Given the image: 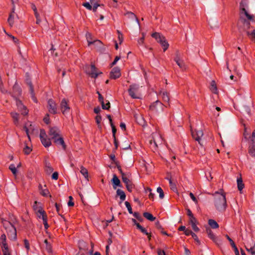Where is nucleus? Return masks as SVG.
I'll list each match as a JSON object with an SVG mask.
<instances>
[{
	"label": "nucleus",
	"mask_w": 255,
	"mask_h": 255,
	"mask_svg": "<svg viewBox=\"0 0 255 255\" xmlns=\"http://www.w3.org/2000/svg\"><path fill=\"white\" fill-rule=\"evenodd\" d=\"M80 172L84 176V177L88 180V170L84 166H81Z\"/></svg>",
	"instance_id": "36"
},
{
	"label": "nucleus",
	"mask_w": 255,
	"mask_h": 255,
	"mask_svg": "<svg viewBox=\"0 0 255 255\" xmlns=\"http://www.w3.org/2000/svg\"><path fill=\"white\" fill-rule=\"evenodd\" d=\"M162 95V98L164 102H167L169 106V101L170 100L169 94L167 92H163L160 93Z\"/></svg>",
	"instance_id": "30"
},
{
	"label": "nucleus",
	"mask_w": 255,
	"mask_h": 255,
	"mask_svg": "<svg viewBox=\"0 0 255 255\" xmlns=\"http://www.w3.org/2000/svg\"><path fill=\"white\" fill-rule=\"evenodd\" d=\"M248 152L252 157H255V141L251 140L248 148Z\"/></svg>",
	"instance_id": "21"
},
{
	"label": "nucleus",
	"mask_w": 255,
	"mask_h": 255,
	"mask_svg": "<svg viewBox=\"0 0 255 255\" xmlns=\"http://www.w3.org/2000/svg\"><path fill=\"white\" fill-rule=\"evenodd\" d=\"M126 187L128 191H129V192H131L132 191V189L134 187V185L131 182L128 184L126 185Z\"/></svg>",
	"instance_id": "53"
},
{
	"label": "nucleus",
	"mask_w": 255,
	"mask_h": 255,
	"mask_svg": "<svg viewBox=\"0 0 255 255\" xmlns=\"http://www.w3.org/2000/svg\"><path fill=\"white\" fill-rule=\"evenodd\" d=\"M43 121L47 125L49 124L50 119H49V115L48 114H46V116H45V117L43 118Z\"/></svg>",
	"instance_id": "60"
},
{
	"label": "nucleus",
	"mask_w": 255,
	"mask_h": 255,
	"mask_svg": "<svg viewBox=\"0 0 255 255\" xmlns=\"http://www.w3.org/2000/svg\"><path fill=\"white\" fill-rule=\"evenodd\" d=\"M25 147L23 148V152L25 154L28 155L32 151V148L27 145V143H25Z\"/></svg>",
	"instance_id": "38"
},
{
	"label": "nucleus",
	"mask_w": 255,
	"mask_h": 255,
	"mask_svg": "<svg viewBox=\"0 0 255 255\" xmlns=\"http://www.w3.org/2000/svg\"><path fill=\"white\" fill-rule=\"evenodd\" d=\"M133 216L139 222H142L143 220L142 217L140 215L138 212H134L133 214Z\"/></svg>",
	"instance_id": "48"
},
{
	"label": "nucleus",
	"mask_w": 255,
	"mask_h": 255,
	"mask_svg": "<svg viewBox=\"0 0 255 255\" xmlns=\"http://www.w3.org/2000/svg\"><path fill=\"white\" fill-rule=\"evenodd\" d=\"M0 91L2 93H6L7 92V91L4 88L2 80H0Z\"/></svg>",
	"instance_id": "55"
},
{
	"label": "nucleus",
	"mask_w": 255,
	"mask_h": 255,
	"mask_svg": "<svg viewBox=\"0 0 255 255\" xmlns=\"http://www.w3.org/2000/svg\"><path fill=\"white\" fill-rule=\"evenodd\" d=\"M238 28L239 32V38H244L245 35L249 32L251 28L250 22L246 19L241 17L238 22Z\"/></svg>",
	"instance_id": "3"
},
{
	"label": "nucleus",
	"mask_w": 255,
	"mask_h": 255,
	"mask_svg": "<svg viewBox=\"0 0 255 255\" xmlns=\"http://www.w3.org/2000/svg\"><path fill=\"white\" fill-rule=\"evenodd\" d=\"M163 106L161 102L157 100L150 105L149 109L153 112H157L160 110H162Z\"/></svg>",
	"instance_id": "12"
},
{
	"label": "nucleus",
	"mask_w": 255,
	"mask_h": 255,
	"mask_svg": "<svg viewBox=\"0 0 255 255\" xmlns=\"http://www.w3.org/2000/svg\"><path fill=\"white\" fill-rule=\"evenodd\" d=\"M187 214L190 218V223L192 222H197L196 219L194 217L193 213L189 209L187 210Z\"/></svg>",
	"instance_id": "33"
},
{
	"label": "nucleus",
	"mask_w": 255,
	"mask_h": 255,
	"mask_svg": "<svg viewBox=\"0 0 255 255\" xmlns=\"http://www.w3.org/2000/svg\"><path fill=\"white\" fill-rule=\"evenodd\" d=\"M95 120L97 124L98 125L99 128H102L101 125V122L102 121V117L100 115H97L96 117H95Z\"/></svg>",
	"instance_id": "41"
},
{
	"label": "nucleus",
	"mask_w": 255,
	"mask_h": 255,
	"mask_svg": "<svg viewBox=\"0 0 255 255\" xmlns=\"http://www.w3.org/2000/svg\"><path fill=\"white\" fill-rule=\"evenodd\" d=\"M13 92L14 94V95L15 97L20 96L22 93V90L20 88L14 85L13 87Z\"/></svg>",
	"instance_id": "34"
},
{
	"label": "nucleus",
	"mask_w": 255,
	"mask_h": 255,
	"mask_svg": "<svg viewBox=\"0 0 255 255\" xmlns=\"http://www.w3.org/2000/svg\"><path fill=\"white\" fill-rule=\"evenodd\" d=\"M116 193H117V196H119L121 200L120 203H121L122 201H124L126 199V194L124 192V191H123L122 190L118 189L116 191Z\"/></svg>",
	"instance_id": "28"
},
{
	"label": "nucleus",
	"mask_w": 255,
	"mask_h": 255,
	"mask_svg": "<svg viewBox=\"0 0 255 255\" xmlns=\"http://www.w3.org/2000/svg\"><path fill=\"white\" fill-rule=\"evenodd\" d=\"M192 237L194 239V240L197 242V244L200 245L201 243L199 240L198 239L197 236L195 233H193Z\"/></svg>",
	"instance_id": "64"
},
{
	"label": "nucleus",
	"mask_w": 255,
	"mask_h": 255,
	"mask_svg": "<svg viewBox=\"0 0 255 255\" xmlns=\"http://www.w3.org/2000/svg\"><path fill=\"white\" fill-rule=\"evenodd\" d=\"M196 223H197V222H192L191 223V224L193 230L195 232H197L199 231V228L197 226Z\"/></svg>",
	"instance_id": "54"
},
{
	"label": "nucleus",
	"mask_w": 255,
	"mask_h": 255,
	"mask_svg": "<svg viewBox=\"0 0 255 255\" xmlns=\"http://www.w3.org/2000/svg\"><path fill=\"white\" fill-rule=\"evenodd\" d=\"M241 112L245 117L251 116L250 107L249 106L243 105L241 107Z\"/></svg>",
	"instance_id": "19"
},
{
	"label": "nucleus",
	"mask_w": 255,
	"mask_h": 255,
	"mask_svg": "<svg viewBox=\"0 0 255 255\" xmlns=\"http://www.w3.org/2000/svg\"><path fill=\"white\" fill-rule=\"evenodd\" d=\"M0 245L3 255H11L6 242L0 244Z\"/></svg>",
	"instance_id": "26"
},
{
	"label": "nucleus",
	"mask_w": 255,
	"mask_h": 255,
	"mask_svg": "<svg viewBox=\"0 0 255 255\" xmlns=\"http://www.w3.org/2000/svg\"><path fill=\"white\" fill-rule=\"evenodd\" d=\"M36 214L39 218H42L44 228L45 229H47L49 227V225L47 223V216L45 211L41 207H39L37 208Z\"/></svg>",
	"instance_id": "6"
},
{
	"label": "nucleus",
	"mask_w": 255,
	"mask_h": 255,
	"mask_svg": "<svg viewBox=\"0 0 255 255\" xmlns=\"http://www.w3.org/2000/svg\"><path fill=\"white\" fill-rule=\"evenodd\" d=\"M210 89L214 94H218V89L215 80H212L211 82Z\"/></svg>",
	"instance_id": "29"
},
{
	"label": "nucleus",
	"mask_w": 255,
	"mask_h": 255,
	"mask_svg": "<svg viewBox=\"0 0 255 255\" xmlns=\"http://www.w3.org/2000/svg\"><path fill=\"white\" fill-rule=\"evenodd\" d=\"M49 194V192L48 191V189H43L42 190V191L41 192V194L44 196V197H46L47 196L48 194Z\"/></svg>",
	"instance_id": "62"
},
{
	"label": "nucleus",
	"mask_w": 255,
	"mask_h": 255,
	"mask_svg": "<svg viewBox=\"0 0 255 255\" xmlns=\"http://www.w3.org/2000/svg\"><path fill=\"white\" fill-rule=\"evenodd\" d=\"M122 179L123 182L125 184V185L128 184L132 182L126 176V175L122 177Z\"/></svg>",
	"instance_id": "47"
},
{
	"label": "nucleus",
	"mask_w": 255,
	"mask_h": 255,
	"mask_svg": "<svg viewBox=\"0 0 255 255\" xmlns=\"http://www.w3.org/2000/svg\"><path fill=\"white\" fill-rule=\"evenodd\" d=\"M120 59H121V56H116L114 61L110 64V67H112L115 65H116L117 62V61L119 60H120Z\"/></svg>",
	"instance_id": "57"
},
{
	"label": "nucleus",
	"mask_w": 255,
	"mask_h": 255,
	"mask_svg": "<svg viewBox=\"0 0 255 255\" xmlns=\"http://www.w3.org/2000/svg\"><path fill=\"white\" fill-rule=\"evenodd\" d=\"M245 5L246 3H244L243 1H242L240 3V9L242 10L244 12L245 15L246 16V17L248 18L249 20H253V16L249 14L248 13L246 8H245Z\"/></svg>",
	"instance_id": "22"
},
{
	"label": "nucleus",
	"mask_w": 255,
	"mask_h": 255,
	"mask_svg": "<svg viewBox=\"0 0 255 255\" xmlns=\"http://www.w3.org/2000/svg\"><path fill=\"white\" fill-rule=\"evenodd\" d=\"M60 131L57 127H50L48 132L49 135L51 139L53 140L54 143L57 145H61L62 148L65 150L66 148V144L63 138L60 134Z\"/></svg>",
	"instance_id": "2"
},
{
	"label": "nucleus",
	"mask_w": 255,
	"mask_h": 255,
	"mask_svg": "<svg viewBox=\"0 0 255 255\" xmlns=\"http://www.w3.org/2000/svg\"><path fill=\"white\" fill-rule=\"evenodd\" d=\"M248 35L250 39L254 40H255V30L254 29L251 32L249 31V32H247V34H246Z\"/></svg>",
	"instance_id": "44"
},
{
	"label": "nucleus",
	"mask_w": 255,
	"mask_h": 255,
	"mask_svg": "<svg viewBox=\"0 0 255 255\" xmlns=\"http://www.w3.org/2000/svg\"><path fill=\"white\" fill-rule=\"evenodd\" d=\"M44 243L46 244V249L49 253L52 252V246L51 245L48 243V240L47 239H45L44 241Z\"/></svg>",
	"instance_id": "43"
},
{
	"label": "nucleus",
	"mask_w": 255,
	"mask_h": 255,
	"mask_svg": "<svg viewBox=\"0 0 255 255\" xmlns=\"http://www.w3.org/2000/svg\"><path fill=\"white\" fill-rule=\"evenodd\" d=\"M14 15L12 13H10L9 15V17L7 19V22L10 25V26H12L14 23Z\"/></svg>",
	"instance_id": "39"
},
{
	"label": "nucleus",
	"mask_w": 255,
	"mask_h": 255,
	"mask_svg": "<svg viewBox=\"0 0 255 255\" xmlns=\"http://www.w3.org/2000/svg\"><path fill=\"white\" fill-rule=\"evenodd\" d=\"M84 70L86 73L89 75L91 78L96 79L99 75L102 74V72H98L97 68L94 64L91 65H86L84 67Z\"/></svg>",
	"instance_id": "5"
},
{
	"label": "nucleus",
	"mask_w": 255,
	"mask_h": 255,
	"mask_svg": "<svg viewBox=\"0 0 255 255\" xmlns=\"http://www.w3.org/2000/svg\"><path fill=\"white\" fill-rule=\"evenodd\" d=\"M226 237H227V238L228 240V241L230 242L231 246L233 248L235 247V246H236V244H235V242L233 241V240L232 239H231L230 238V237L228 235H227L226 236Z\"/></svg>",
	"instance_id": "61"
},
{
	"label": "nucleus",
	"mask_w": 255,
	"mask_h": 255,
	"mask_svg": "<svg viewBox=\"0 0 255 255\" xmlns=\"http://www.w3.org/2000/svg\"><path fill=\"white\" fill-rule=\"evenodd\" d=\"M246 249L249 252L251 253L252 255L255 254V244L253 247H249L248 246H246Z\"/></svg>",
	"instance_id": "42"
},
{
	"label": "nucleus",
	"mask_w": 255,
	"mask_h": 255,
	"mask_svg": "<svg viewBox=\"0 0 255 255\" xmlns=\"http://www.w3.org/2000/svg\"><path fill=\"white\" fill-rule=\"evenodd\" d=\"M48 108L51 114H57V105L53 100L50 99L48 101Z\"/></svg>",
	"instance_id": "14"
},
{
	"label": "nucleus",
	"mask_w": 255,
	"mask_h": 255,
	"mask_svg": "<svg viewBox=\"0 0 255 255\" xmlns=\"http://www.w3.org/2000/svg\"><path fill=\"white\" fill-rule=\"evenodd\" d=\"M151 36L155 38L158 43L160 44L164 52L168 48L169 45L163 35L158 32H155L151 34Z\"/></svg>",
	"instance_id": "4"
},
{
	"label": "nucleus",
	"mask_w": 255,
	"mask_h": 255,
	"mask_svg": "<svg viewBox=\"0 0 255 255\" xmlns=\"http://www.w3.org/2000/svg\"><path fill=\"white\" fill-rule=\"evenodd\" d=\"M113 184V187L114 189H116L117 187H122L120 180L116 174L113 175V177L111 180Z\"/></svg>",
	"instance_id": "20"
},
{
	"label": "nucleus",
	"mask_w": 255,
	"mask_h": 255,
	"mask_svg": "<svg viewBox=\"0 0 255 255\" xmlns=\"http://www.w3.org/2000/svg\"><path fill=\"white\" fill-rule=\"evenodd\" d=\"M6 235L4 234L1 235L0 237V244L6 242Z\"/></svg>",
	"instance_id": "63"
},
{
	"label": "nucleus",
	"mask_w": 255,
	"mask_h": 255,
	"mask_svg": "<svg viewBox=\"0 0 255 255\" xmlns=\"http://www.w3.org/2000/svg\"><path fill=\"white\" fill-rule=\"evenodd\" d=\"M237 186L238 190L240 191V193H242V190L245 187V185L243 181L241 174L240 175V177L237 178Z\"/></svg>",
	"instance_id": "27"
},
{
	"label": "nucleus",
	"mask_w": 255,
	"mask_h": 255,
	"mask_svg": "<svg viewBox=\"0 0 255 255\" xmlns=\"http://www.w3.org/2000/svg\"><path fill=\"white\" fill-rule=\"evenodd\" d=\"M157 192L159 194V198L160 199H163L164 197V194L163 190L160 187H158L157 188Z\"/></svg>",
	"instance_id": "49"
},
{
	"label": "nucleus",
	"mask_w": 255,
	"mask_h": 255,
	"mask_svg": "<svg viewBox=\"0 0 255 255\" xmlns=\"http://www.w3.org/2000/svg\"><path fill=\"white\" fill-rule=\"evenodd\" d=\"M131 221L134 225L136 226V228L140 230L141 233L146 235L148 234V233L147 232L145 229L142 227L139 223H137L135 219H132Z\"/></svg>",
	"instance_id": "24"
},
{
	"label": "nucleus",
	"mask_w": 255,
	"mask_h": 255,
	"mask_svg": "<svg viewBox=\"0 0 255 255\" xmlns=\"http://www.w3.org/2000/svg\"><path fill=\"white\" fill-rule=\"evenodd\" d=\"M139 89V86L137 84H133L129 86L128 90L129 95L133 99H137L138 97L136 95Z\"/></svg>",
	"instance_id": "11"
},
{
	"label": "nucleus",
	"mask_w": 255,
	"mask_h": 255,
	"mask_svg": "<svg viewBox=\"0 0 255 255\" xmlns=\"http://www.w3.org/2000/svg\"><path fill=\"white\" fill-rule=\"evenodd\" d=\"M11 116L14 120V123L16 124L18 122V116L19 115L16 113H11Z\"/></svg>",
	"instance_id": "45"
},
{
	"label": "nucleus",
	"mask_w": 255,
	"mask_h": 255,
	"mask_svg": "<svg viewBox=\"0 0 255 255\" xmlns=\"http://www.w3.org/2000/svg\"><path fill=\"white\" fill-rule=\"evenodd\" d=\"M86 37L87 39V41L88 43V45L90 46L92 44H96L99 45L101 44V41L99 40H96L94 41H91V34L90 33H87L86 34Z\"/></svg>",
	"instance_id": "25"
},
{
	"label": "nucleus",
	"mask_w": 255,
	"mask_h": 255,
	"mask_svg": "<svg viewBox=\"0 0 255 255\" xmlns=\"http://www.w3.org/2000/svg\"><path fill=\"white\" fill-rule=\"evenodd\" d=\"M206 232L210 239H211L217 245H219L220 244V241L214 235L212 231L209 227L206 228Z\"/></svg>",
	"instance_id": "18"
},
{
	"label": "nucleus",
	"mask_w": 255,
	"mask_h": 255,
	"mask_svg": "<svg viewBox=\"0 0 255 255\" xmlns=\"http://www.w3.org/2000/svg\"><path fill=\"white\" fill-rule=\"evenodd\" d=\"M79 251L85 252L86 254V251L88 250V245L84 241H80L78 243Z\"/></svg>",
	"instance_id": "23"
},
{
	"label": "nucleus",
	"mask_w": 255,
	"mask_h": 255,
	"mask_svg": "<svg viewBox=\"0 0 255 255\" xmlns=\"http://www.w3.org/2000/svg\"><path fill=\"white\" fill-rule=\"evenodd\" d=\"M143 216L146 219L150 221H153L155 219V217H154L151 213L148 212H144L143 213Z\"/></svg>",
	"instance_id": "35"
},
{
	"label": "nucleus",
	"mask_w": 255,
	"mask_h": 255,
	"mask_svg": "<svg viewBox=\"0 0 255 255\" xmlns=\"http://www.w3.org/2000/svg\"><path fill=\"white\" fill-rule=\"evenodd\" d=\"M208 224L212 229H217L219 227L217 222L213 219H209L208 220Z\"/></svg>",
	"instance_id": "32"
},
{
	"label": "nucleus",
	"mask_w": 255,
	"mask_h": 255,
	"mask_svg": "<svg viewBox=\"0 0 255 255\" xmlns=\"http://www.w3.org/2000/svg\"><path fill=\"white\" fill-rule=\"evenodd\" d=\"M213 195L214 196V204L216 209L219 212H224L227 208V204L226 193L223 189H221L219 191L215 192Z\"/></svg>",
	"instance_id": "1"
},
{
	"label": "nucleus",
	"mask_w": 255,
	"mask_h": 255,
	"mask_svg": "<svg viewBox=\"0 0 255 255\" xmlns=\"http://www.w3.org/2000/svg\"><path fill=\"white\" fill-rule=\"evenodd\" d=\"M9 169L12 172V174L16 176L17 173V171L16 169V167H15V165L13 164H11L9 166Z\"/></svg>",
	"instance_id": "40"
},
{
	"label": "nucleus",
	"mask_w": 255,
	"mask_h": 255,
	"mask_svg": "<svg viewBox=\"0 0 255 255\" xmlns=\"http://www.w3.org/2000/svg\"><path fill=\"white\" fill-rule=\"evenodd\" d=\"M111 107V104L109 101H107V103L105 104L104 103H102V108L103 110H108L110 109Z\"/></svg>",
	"instance_id": "46"
},
{
	"label": "nucleus",
	"mask_w": 255,
	"mask_h": 255,
	"mask_svg": "<svg viewBox=\"0 0 255 255\" xmlns=\"http://www.w3.org/2000/svg\"><path fill=\"white\" fill-rule=\"evenodd\" d=\"M114 142L115 145V148L113 149V152H115L116 150L118 149L119 146V142L116 137H115V138H114Z\"/></svg>",
	"instance_id": "58"
},
{
	"label": "nucleus",
	"mask_w": 255,
	"mask_h": 255,
	"mask_svg": "<svg viewBox=\"0 0 255 255\" xmlns=\"http://www.w3.org/2000/svg\"><path fill=\"white\" fill-rule=\"evenodd\" d=\"M82 5L85 7L86 8H87L89 10H92V5H91V4L88 2H84Z\"/></svg>",
	"instance_id": "59"
},
{
	"label": "nucleus",
	"mask_w": 255,
	"mask_h": 255,
	"mask_svg": "<svg viewBox=\"0 0 255 255\" xmlns=\"http://www.w3.org/2000/svg\"><path fill=\"white\" fill-rule=\"evenodd\" d=\"M60 107V110L63 115H65L69 113L70 108L68 105V100L66 99H63L61 101Z\"/></svg>",
	"instance_id": "10"
},
{
	"label": "nucleus",
	"mask_w": 255,
	"mask_h": 255,
	"mask_svg": "<svg viewBox=\"0 0 255 255\" xmlns=\"http://www.w3.org/2000/svg\"><path fill=\"white\" fill-rule=\"evenodd\" d=\"M191 134L192 137L197 141H198L200 146L202 147H203V142L202 140L201 137L203 136L204 133L202 130H193L192 128L191 129Z\"/></svg>",
	"instance_id": "7"
},
{
	"label": "nucleus",
	"mask_w": 255,
	"mask_h": 255,
	"mask_svg": "<svg viewBox=\"0 0 255 255\" xmlns=\"http://www.w3.org/2000/svg\"><path fill=\"white\" fill-rule=\"evenodd\" d=\"M174 60L175 61L178 66L182 70H184L186 69V65L182 60L180 59L179 53L178 51L176 52V56L174 58Z\"/></svg>",
	"instance_id": "16"
},
{
	"label": "nucleus",
	"mask_w": 255,
	"mask_h": 255,
	"mask_svg": "<svg viewBox=\"0 0 255 255\" xmlns=\"http://www.w3.org/2000/svg\"><path fill=\"white\" fill-rule=\"evenodd\" d=\"M112 130V133H113V136L114 138H115L116 137V134L117 132V128L114 124H112L111 125Z\"/></svg>",
	"instance_id": "52"
},
{
	"label": "nucleus",
	"mask_w": 255,
	"mask_h": 255,
	"mask_svg": "<svg viewBox=\"0 0 255 255\" xmlns=\"http://www.w3.org/2000/svg\"><path fill=\"white\" fill-rule=\"evenodd\" d=\"M26 76H26V78L25 79V81H26V83L27 84V85L29 86V92H30V93L31 95V98L35 103H37V100L36 97L35 96L33 86L32 84L31 80L29 78V76L28 75L27 73H26Z\"/></svg>",
	"instance_id": "9"
},
{
	"label": "nucleus",
	"mask_w": 255,
	"mask_h": 255,
	"mask_svg": "<svg viewBox=\"0 0 255 255\" xmlns=\"http://www.w3.org/2000/svg\"><path fill=\"white\" fill-rule=\"evenodd\" d=\"M40 138L41 143L45 147H47L51 145V142L50 138L47 137V135L44 129H40Z\"/></svg>",
	"instance_id": "8"
},
{
	"label": "nucleus",
	"mask_w": 255,
	"mask_h": 255,
	"mask_svg": "<svg viewBox=\"0 0 255 255\" xmlns=\"http://www.w3.org/2000/svg\"><path fill=\"white\" fill-rule=\"evenodd\" d=\"M3 227L6 230H9L10 229H11L12 227H14L13 224L11 223L10 222L6 221V222H4L3 225H2Z\"/></svg>",
	"instance_id": "37"
},
{
	"label": "nucleus",
	"mask_w": 255,
	"mask_h": 255,
	"mask_svg": "<svg viewBox=\"0 0 255 255\" xmlns=\"http://www.w3.org/2000/svg\"><path fill=\"white\" fill-rule=\"evenodd\" d=\"M126 15H128V17H129L132 19H134V18L136 19V20L138 21V19L136 17V15L132 12H127Z\"/></svg>",
	"instance_id": "56"
},
{
	"label": "nucleus",
	"mask_w": 255,
	"mask_h": 255,
	"mask_svg": "<svg viewBox=\"0 0 255 255\" xmlns=\"http://www.w3.org/2000/svg\"><path fill=\"white\" fill-rule=\"evenodd\" d=\"M94 1V0H90L91 3L93 4L92 9H93V11L96 12L98 7L101 6V5L98 4L97 2L93 3Z\"/></svg>",
	"instance_id": "51"
},
{
	"label": "nucleus",
	"mask_w": 255,
	"mask_h": 255,
	"mask_svg": "<svg viewBox=\"0 0 255 255\" xmlns=\"http://www.w3.org/2000/svg\"><path fill=\"white\" fill-rule=\"evenodd\" d=\"M53 168L51 166L50 163L49 162L45 163V171L46 173L49 175L53 171Z\"/></svg>",
	"instance_id": "31"
},
{
	"label": "nucleus",
	"mask_w": 255,
	"mask_h": 255,
	"mask_svg": "<svg viewBox=\"0 0 255 255\" xmlns=\"http://www.w3.org/2000/svg\"><path fill=\"white\" fill-rule=\"evenodd\" d=\"M125 204L126 207L128 209V210L129 213L130 214H133L132 208H131L130 204L128 201H126Z\"/></svg>",
	"instance_id": "50"
},
{
	"label": "nucleus",
	"mask_w": 255,
	"mask_h": 255,
	"mask_svg": "<svg viewBox=\"0 0 255 255\" xmlns=\"http://www.w3.org/2000/svg\"><path fill=\"white\" fill-rule=\"evenodd\" d=\"M7 236L11 241H15L17 239L16 230L15 227L7 230Z\"/></svg>",
	"instance_id": "17"
},
{
	"label": "nucleus",
	"mask_w": 255,
	"mask_h": 255,
	"mask_svg": "<svg viewBox=\"0 0 255 255\" xmlns=\"http://www.w3.org/2000/svg\"><path fill=\"white\" fill-rule=\"evenodd\" d=\"M121 76V71L118 67H115L113 68L110 73V77L112 79H117Z\"/></svg>",
	"instance_id": "15"
},
{
	"label": "nucleus",
	"mask_w": 255,
	"mask_h": 255,
	"mask_svg": "<svg viewBox=\"0 0 255 255\" xmlns=\"http://www.w3.org/2000/svg\"><path fill=\"white\" fill-rule=\"evenodd\" d=\"M11 96L16 101L17 106L18 107V108L21 109V114L24 116L27 115L28 113V110L27 109L26 107L22 104L21 101L18 99L15 96H13V95H11Z\"/></svg>",
	"instance_id": "13"
}]
</instances>
